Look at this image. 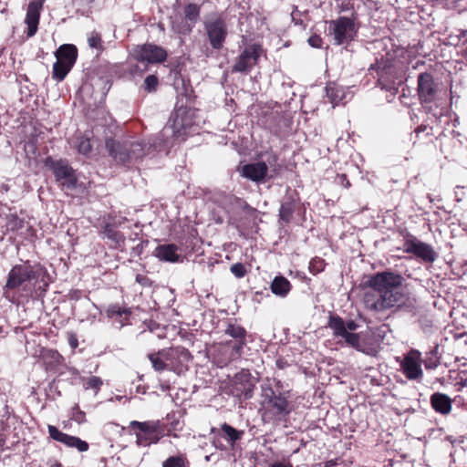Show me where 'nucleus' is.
I'll list each match as a JSON object with an SVG mask.
<instances>
[{
    "label": "nucleus",
    "mask_w": 467,
    "mask_h": 467,
    "mask_svg": "<svg viewBox=\"0 0 467 467\" xmlns=\"http://www.w3.org/2000/svg\"><path fill=\"white\" fill-rule=\"evenodd\" d=\"M325 265V261L322 258L315 257L310 261L309 271L312 274L317 275L324 270Z\"/></svg>",
    "instance_id": "nucleus-38"
},
{
    "label": "nucleus",
    "mask_w": 467,
    "mask_h": 467,
    "mask_svg": "<svg viewBox=\"0 0 467 467\" xmlns=\"http://www.w3.org/2000/svg\"><path fill=\"white\" fill-rule=\"evenodd\" d=\"M75 412H73L72 419L78 423H82L86 420L85 412L80 410L78 405H76L73 409Z\"/></svg>",
    "instance_id": "nucleus-42"
},
{
    "label": "nucleus",
    "mask_w": 467,
    "mask_h": 467,
    "mask_svg": "<svg viewBox=\"0 0 467 467\" xmlns=\"http://www.w3.org/2000/svg\"><path fill=\"white\" fill-rule=\"evenodd\" d=\"M290 282L284 276H276L271 284V291L273 294L285 297L291 290Z\"/></svg>",
    "instance_id": "nucleus-27"
},
{
    "label": "nucleus",
    "mask_w": 467,
    "mask_h": 467,
    "mask_svg": "<svg viewBox=\"0 0 467 467\" xmlns=\"http://www.w3.org/2000/svg\"><path fill=\"white\" fill-rule=\"evenodd\" d=\"M342 324L344 325L345 329L348 330V332H353L357 330L358 327V325L354 320H348V322H345L344 319L342 318Z\"/></svg>",
    "instance_id": "nucleus-45"
},
{
    "label": "nucleus",
    "mask_w": 467,
    "mask_h": 467,
    "mask_svg": "<svg viewBox=\"0 0 467 467\" xmlns=\"http://www.w3.org/2000/svg\"><path fill=\"white\" fill-rule=\"evenodd\" d=\"M37 277L36 272L33 266L25 265H16L9 272L5 288L15 289L22 285L25 282Z\"/></svg>",
    "instance_id": "nucleus-17"
},
{
    "label": "nucleus",
    "mask_w": 467,
    "mask_h": 467,
    "mask_svg": "<svg viewBox=\"0 0 467 467\" xmlns=\"http://www.w3.org/2000/svg\"><path fill=\"white\" fill-rule=\"evenodd\" d=\"M103 385V381L99 377L91 376L83 379V387L85 389H93L97 394L101 386Z\"/></svg>",
    "instance_id": "nucleus-32"
},
{
    "label": "nucleus",
    "mask_w": 467,
    "mask_h": 467,
    "mask_svg": "<svg viewBox=\"0 0 467 467\" xmlns=\"http://www.w3.org/2000/svg\"><path fill=\"white\" fill-rule=\"evenodd\" d=\"M52 358H58L60 356L57 351H50Z\"/></svg>",
    "instance_id": "nucleus-52"
},
{
    "label": "nucleus",
    "mask_w": 467,
    "mask_h": 467,
    "mask_svg": "<svg viewBox=\"0 0 467 467\" xmlns=\"http://www.w3.org/2000/svg\"><path fill=\"white\" fill-rule=\"evenodd\" d=\"M111 314H117V315H121V312H120V308L119 306H112L109 310Z\"/></svg>",
    "instance_id": "nucleus-50"
},
{
    "label": "nucleus",
    "mask_w": 467,
    "mask_h": 467,
    "mask_svg": "<svg viewBox=\"0 0 467 467\" xmlns=\"http://www.w3.org/2000/svg\"><path fill=\"white\" fill-rule=\"evenodd\" d=\"M174 86L182 96L189 97L192 92L190 80H185L181 76L175 78Z\"/></svg>",
    "instance_id": "nucleus-33"
},
{
    "label": "nucleus",
    "mask_w": 467,
    "mask_h": 467,
    "mask_svg": "<svg viewBox=\"0 0 467 467\" xmlns=\"http://www.w3.org/2000/svg\"><path fill=\"white\" fill-rule=\"evenodd\" d=\"M244 345L245 340H237V342L232 347V348L238 356H240Z\"/></svg>",
    "instance_id": "nucleus-47"
},
{
    "label": "nucleus",
    "mask_w": 467,
    "mask_h": 467,
    "mask_svg": "<svg viewBox=\"0 0 467 467\" xmlns=\"http://www.w3.org/2000/svg\"><path fill=\"white\" fill-rule=\"evenodd\" d=\"M204 29L211 47L220 50L228 35V26L222 14L213 13L204 21Z\"/></svg>",
    "instance_id": "nucleus-8"
},
{
    "label": "nucleus",
    "mask_w": 467,
    "mask_h": 467,
    "mask_svg": "<svg viewBox=\"0 0 467 467\" xmlns=\"http://www.w3.org/2000/svg\"><path fill=\"white\" fill-rule=\"evenodd\" d=\"M276 386H277V387H281V383H280V381H277Z\"/></svg>",
    "instance_id": "nucleus-55"
},
{
    "label": "nucleus",
    "mask_w": 467,
    "mask_h": 467,
    "mask_svg": "<svg viewBox=\"0 0 467 467\" xmlns=\"http://www.w3.org/2000/svg\"><path fill=\"white\" fill-rule=\"evenodd\" d=\"M163 467H186L185 459L182 456H171L164 461Z\"/></svg>",
    "instance_id": "nucleus-39"
},
{
    "label": "nucleus",
    "mask_w": 467,
    "mask_h": 467,
    "mask_svg": "<svg viewBox=\"0 0 467 467\" xmlns=\"http://www.w3.org/2000/svg\"><path fill=\"white\" fill-rule=\"evenodd\" d=\"M164 424L160 420L137 421L132 420L130 428L134 431L136 435V443L138 446L147 447L152 443H157L165 433Z\"/></svg>",
    "instance_id": "nucleus-6"
},
{
    "label": "nucleus",
    "mask_w": 467,
    "mask_h": 467,
    "mask_svg": "<svg viewBox=\"0 0 467 467\" xmlns=\"http://www.w3.org/2000/svg\"><path fill=\"white\" fill-rule=\"evenodd\" d=\"M185 18L195 22L200 16V7L195 4H188L184 8Z\"/></svg>",
    "instance_id": "nucleus-35"
},
{
    "label": "nucleus",
    "mask_w": 467,
    "mask_h": 467,
    "mask_svg": "<svg viewBox=\"0 0 467 467\" xmlns=\"http://www.w3.org/2000/svg\"><path fill=\"white\" fill-rule=\"evenodd\" d=\"M77 150L78 153L88 155L92 150L90 140L88 137L80 136L78 138Z\"/></svg>",
    "instance_id": "nucleus-34"
},
{
    "label": "nucleus",
    "mask_w": 467,
    "mask_h": 467,
    "mask_svg": "<svg viewBox=\"0 0 467 467\" xmlns=\"http://www.w3.org/2000/svg\"><path fill=\"white\" fill-rule=\"evenodd\" d=\"M224 333L236 340H245L246 330L240 325L229 324Z\"/></svg>",
    "instance_id": "nucleus-30"
},
{
    "label": "nucleus",
    "mask_w": 467,
    "mask_h": 467,
    "mask_svg": "<svg viewBox=\"0 0 467 467\" xmlns=\"http://www.w3.org/2000/svg\"><path fill=\"white\" fill-rule=\"evenodd\" d=\"M42 9L43 3L41 1H32L28 4L25 18L26 25L25 32L27 37H33L36 34Z\"/></svg>",
    "instance_id": "nucleus-21"
},
{
    "label": "nucleus",
    "mask_w": 467,
    "mask_h": 467,
    "mask_svg": "<svg viewBox=\"0 0 467 467\" xmlns=\"http://www.w3.org/2000/svg\"><path fill=\"white\" fill-rule=\"evenodd\" d=\"M370 69L379 71L378 86L395 97L398 93L399 86L402 83V79L398 77L397 71L389 58L386 60L377 59L376 63L371 65Z\"/></svg>",
    "instance_id": "nucleus-7"
},
{
    "label": "nucleus",
    "mask_w": 467,
    "mask_h": 467,
    "mask_svg": "<svg viewBox=\"0 0 467 467\" xmlns=\"http://www.w3.org/2000/svg\"><path fill=\"white\" fill-rule=\"evenodd\" d=\"M327 327L332 329L333 336L336 338L341 337L344 343L359 352L368 354V349L361 342L360 334L348 332L342 324V317L337 315H330L328 317Z\"/></svg>",
    "instance_id": "nucleus-10"
},
{
    "label": "nucleus",
    "mask_w": 467,
    "mask_h": 467,
    "mask_svg": "<svg viewBox=\"0 0 467 467\" xmlns=\"http://www.w3.org/2000/svg\"><path fill=\"white\" fill-rule=\"evenodd\" d=\"M131 57L138 62L158 64L167 59L168 53L160 46L146 43L136 46L131 52Z\"/></svg>",
    "instance_id": "nucleus-11"
},
{
    "label": "nucleus",
    "mask_w": 467,
    "mask_h": 467,
    "mask_svg": "<svg viewBox=\"0 0 467 467\" xmlns=\"http://www.w3.org/2000/svg\"><path fill=\"white\" fill-rule=\"evenodd\" d=\"M421 364V353L412 348L403 356L400 363V370L407 379L420 381L423 378Z\"/></svg>",
    "instance_id": "nucleus-13"
},
{
    "label": "nucleus",
    "mask_w": 467,
    "mask_h": 467,
    "mask_svg": "<svg viewBox=\"0 0 467 467\" xmlns=\"http://www.w3.org/2000/svg\"><path fill=\"white\" fill-rule=\"evenodd\" d=\"M431 408L438 413L447 415L451 410V399L443 393L435 392L431 396Z\"/></svg>",
    "instance_id": "nucleus-23"
},
{
    "label": "nucleus",
    "mask_w": 467,
    "mask_h": 467,
    "mask_svg": "<svg viewBox=\"0 0 467 467\" xmlns=\"http://www.w3.org/2000/svg\"><path fill=\"white\" fill-rule=\"evenodd\" d=\"M403 281L401 275L391 271L371 275L367 285L372 290L364 295L366 307L372 311L384 312L405 305L408 296L402 287Z\"/></svg>",
    "instance_id": "nucleus-1"
},
{
    "label": "nucleus",
    "mask_w": 467,
    "mask_h": 467,
    "mask_svg": "<svg viewBox=\"0 0 467 467\" xmlns=\"http://www.w3.org/2000/svg\"><path fill=\"white\" fill-rule=\"evenodd\" d=\"M136 281L143 286H150L151 285L150 280L146 275L140 274L136 275Z\"/></svg>",
    "instance_id": "nucleus-46"
},
{
    "label": "nucleus",
    "mask_w": 467,
    "mask_h": 467,
    "mask_svg": "<svg viewBox=\"0 0 467 467\" xmlns=\"http://www.w3.org/2000/svg\"><path fill=\"white\" fill-rule=\"evenodd\" d=\"M404 252L414 254L425 263H433L438 257L431 244L421 242L413 235H409L405 240Z\"/></svg>",
    "instance_id": "nucleus-14"
},
{
    "label": "nucleus",
    "mask_w": 467,
    "mask_h": 467,
    "mask_svg": "<svg viewBox=\"0 0 467 467\" xmlns=\"http://www.w3.org/2000/svg\"><path fill=\"white\" fill-rule=\"evenodd\" d=\"M329 33L337 45L348 44L358 33L355 17L340 16L329 21Z\"/></svg>",
    "instance_id": "nucleus-9"
},
{
    "label": "nucleus",
    "mask_w": 467,
    "mask_h": 467,
    "mask_svg": "<svg viewBox=\"0 0 467 467\" xmlns=\"http://www.w3.org/2000/svg\"><path fill=\"white\" fill-rule=\"evenodd\" d=\"M308 43L311 47L319 48L322 46L323 40L317 35H313L308 38Z\"/></svg>",
    "instance_id": "nucleus-44"
},
{
    "label": "nucleus",
    "mask_w": 467,
    "mask_h": 467,
    "mask_svg": "<svg viewBox=\"0 0 467 467\" xmlns=\"http://www.w3.org/2000/svg\"><path fill=\"white\" fill-rule=\"evenodd\" d=\"M25 222L15 214H11L7 218V227L11 231H17L24 227Z\"/></svg>",
    "instance_id": "nucleus-37"
},
{
    "label": "nucleus",
    "mask_w": 467,
    "mask_h": 467,
    "mask_svg": "<svg viewBox=\"0 0 467 467\" xmlns=\"http://www.w3.org/2000/svg\"><path fill=\"white\" fill-rule=\"evenodd\" d=\"M147 357L156 372L169 370L178 375L188 369V362L192 359L190 351L182 346L162 348Z\"/></svg>",
    "instance_id": "nucleus-3"
},
{
    "label": "nucleus",
    "mask_w": 467,
    "mask_h": 467,
    "mask_svg": "<svg viewBox=\"0 0 467 467\" xmlns=\"http://www.w3.org/2000/svg\"><path fill=\"white\" fill-rule=\"evenodd\" d=\"M46 165L49 167L56 177V180L62 182L63 186L67 188H74L76 186V177L74 175V170L68 165V163L63 160L53 161L51 158H47Z\"/></svg>",
    "instance_id": "nucleus-18"
},
{
    "label": "nucleus",
    "mask_w": 467,
    "mask_h": 467,
    "mask_svg": "<svg viewBox=\"0 0 467 467\" xmlns=\"http://www.w3.org/2000/svg\"><path fill=\"white\" fill-rule=\"evenodd\" d=\"M230 270H231V273L237 278L244 277L247 273V270H246L244 265L242 263H236V264L232 265Z\"/></svg>",
    "instance_id": "nucleus-41"
},
{
    "label": "nucleus",
    "mask_w": 467,
    "mask_h": 467,
    "mask_svg": "<svg viewBox=\"0 0 467 467\" xmlns=\"http://www.w3.org/2000/svg\"><path fill=\"white\" fill-rule=\"evenodd\" d=\"M337 179H338L339 183L342 184L345 188H349L350 187V185H351L350 182L348 179L346 174L338 175Z\"/></svg>",
    "instance_id": "nucleus-49"
},
{
    "label": "nucleus",
    "mask_w": 467,
    "mask_h": 467,
    "mask_svg": "<svg viewBox=\"0 0 467 467\" xmlns=\"http://www.w3.org/2000/svg\"><path fill=\"white\" fill-rule=\"evenodd\" d=\"M89 47L96 48L98 50L103 49L101 35L97 31H92L88 38Z\"/></svg>",
    "instance_id": "nucleus-36"
},
{
    "label": "nucleus",
    "mask_w": 467,
    "mask_h": 467,
    "mask_svg": "<svg viewBox=\"0 0 467 467\" xmlns=\"http://www.w3.org/2000/svg\"><path fill=\"white\" fill-rule=\"evenodd\" d=\"M67 338L69 346L72 349H76L78 347V336L75 332L69 331L67 333Z\"/></svg>",
    "instance_id": "nucleus-43"
},
{
    "label": "nucleus",
    "mask_w": 467,
    "mask_h": 467,
    "mask_svg": "<svg viewBox=\"0 0 467 467\" xmlns=\"http://www.w3.org/2000/svg\"><path fill=\"white\" fill-rule=\"evenodd\" d=\"M48 433L53 440L59 441L67 447L76 448L78 451H87L89 448L87 441L80 440L78 437L64 433L53 425H48Z\"/></svg>",
    "instance_id": "nucleus-20"
},
{
    "label": "nucleus",
    "mask_w": 467,
    "mask_h": 467,
    "mask_svg": "<svg viewBox=\"0 0 467 467\" xmlns=\"http://www.w3.org/2000/svg\"><path fill=\"white\" fill-rule=\"evenodd\" d=\"M244 433V431H238L226 422L221 425L220 434L231 446H234L237 441L241 440Z\"/></svg>",
    "instance_id": "nucleus-26"
},
{
    "label": "nucleus",
    "mask_w": 467,
    "mask_h": 467,
    "mask_svg": "<svg viewBox=\"0 0 467 467\" xmlns=\"http://www.w3.org/2000/svg\"><path fill=\"white\" fill-rule=\"evenodd\" d=\"M417 91L421 104L431 103L437 99L439 86L431 73L423 72L418 76Z\"/></svg>",
    "instance_id": "nucleus-15"
},
{
    "label": "nucleus",
    "mask_w": 467,
    "mask_h": 467,
    "mask_svg": "<svg viewBox=\"0 0 467 467\" xmlns=\"http://www.w3.org/2000/svg\"><path fill=\"white\" fill-rule=\"evenodd\" d=\"M72 67V66L57 59L53 65L52 78L57 81H62Z\"/></svg>",
    "instance_id": "nucleus-29"
},
{
    "label": "nucleus",
    "mask_w": 467,
    "mask_h": 467,
    "mask_svg": "<svg viewBox=\"0 0 467 467\" xmlns=\"http://www.w3.org/2000/svg\"><path fill=\"white\" fill-rule=\"evenodd\" d=\"M264 49L261 44L254 43L246 47L239 55L233 67V72L247 73L257 63Z\"/></svg>",
    "instance_id": "nucleus-12"
},
{
    "label": "nucleus",
    "mask_w": 467,
    "mask_h": 467,
    "mask_svg": "<svg viewBox=\"0 0 467 467\" xmlns=\"http://www.w3.org/2000/svg\"><path fill=\"white\" fill-rule=\"evenodd\" d=\"M296 199L292 194L285 196L279 209V221L289 223L296 210Z\"/></svg>",
    "instance_id": "nucleus-25"
},
{
    "label": "nucleus",
    "mask_w": 467,
    "mask_h": 467,
    "mask_svg": "<svg viewBox=\"0 0 467 467\" xmlns=\"http://www.w3.org/2000/svg\"><path fill=\"white\" fill-rule=\"evenodd\" d=\"M289 397V391L276 393L269 384L262 385L260 395L262 416L271 420L289 414L291 412Z\"/></svg>",
    "instance_id": "nucleus-4"
},
{
    "label": "nucleus",
    "mask_w": 467,
    "mask_h": 467,
    "mask_svg": "<svg viewBox=\"0 0 467 467\" xmlns=\"http://www.w3.org/2000/svg\"><path fill=\"white\" fill-rule=\"evenodd\" d=\"M254 383L248 371L242 370L231 381V393L237 398L249 400L254 395Z\"/></svg>",
    "instance_id": "nucleus-16"
},
{
    "label": "nucleus",
    "mask_w": 467,
    "mask_h": 467,
    "mask_svg": "<svg viewBox=\"0 0 467 467\" xmlns=\"http://www.w3.org/2000/svg\"><path fill=\"white\" fill-rule=\"evenodd\" d=\"M244 207L248 208L249 207L248 203L244 202Z\"/></svg>",
    "instance_id": "nucleus-56"
},
{
    "label": "nucleus",
    "mask_w": 467,
    "mask_h": 467,
    "mask_svg": "<svg viewBox=\"0 0 467 467\" xmlns=\"http://www.w3.org/2000/svg\"><path fill=\"white\" fill-rule=\"evenodd\" d=\"M151 146L152 144L147 143L143 140L130 137L107 138L105 140V149L108 155L115 164L127 168L142 161L150 153Z\"/></svg>",
    "instance_id": "nucleus-2"
},
{
    "label": "nucleus",
    "mask_w": 467,
    "mask_h": 467,
    "mask_svg": "<svg viewBox=\"0 0 467 467\" xmlns=\"http://www.w3.org/2000/svg\"><path fill=\"white\" fill-rule=\"evenodd\" d=\"M326 93L327 99L333 104L334 107L339 103L343 97V91L336 86H327L326 88Z\"/></svg>",
    "instance_id": "nucleus-31"
},
{
    "label": "nucleus",
    "mask_w": 467,
    "mask_h": 467,
    "mask_svg": "<svg viewBox=\"0 0 467 467\" xmlns=\"http://www.w3.org/2000/svg\"><path fill=\"white\" fill-rule=\"evenodd\" d=\"M216 431H217V430L215 428L212 429V433H215Z\"/></svg>",
    "instance_id": "nucleus-54"
},
{
    "label": "nucleus",
    "mask_w": 467,
    "mask_h": 467,
    "mask_svg": "<svg viewBox=\"0 0 467 467\" xmlns=\"http://www.w3.org/2000/svg\"><path fill=\"white\" fill-rule=\"evenodd\" d=\"M422 362L424 363V366L427 369H433L437 368L439 365L438 359L430 358L429 360H424Z\"/></svg>",
    "instance_id": "nucleus-48"
},
{
    "label": "nucleus",
    "mask_w": 467,
    "mask_h": 467,
    "mask_svg": "<svg viewBox=\"0 0 467 467\" xmlns=\"http://www.w3.org/2000/svg\"><path fill=\"white\" fill-rule=\"evenodd\" d=\"M55 56L57 60L73 67L78 57V49L74 45L64 44L57 49Z\"/></svg>",
    "instance_id": "nucleus-24"
},
{
    "label": "nucleus",
    "mask_w": 467,
    "mask_h": 467,
    "mask_svg": "<svg viewBox=\"0 0 467 467\" xmlns=\"http://www.w3.org/2000/svg\"><path fill=\"white\" fill-rule=\"evenodd\" d=\"M187 113V108L181 106L176 107L174 112L171 114L168 125L162 130L161 137H164L165 134L171 130L172 132L173 137L176 140L181 139L182 140H185L184 137V130L186 127L191 125L190 122H186L183 119V116Z\"/></svg>",
    "instance_id": "nucleus-19"
},
{
    "label": "nucleus",
    "mask_w": 467,
    "mask_h": 467,
    "mask_svg": "<svg viewBox=\"0 0 467 467\" xmlns=\"http://www.w3.org/2000/svg\"><path fill=\"white\" fill-rule=\"evenodd\" d=\"M179 247L174 244L158 245L153 255L161 261L177 263L182 261V255L178 253Z\"/></svg>",
    "instance_id": "nucleus-22"
},
{
    "label": "nucleus",
    "mask_w": 467,
    "mask_h": 467,
    "mask_svg": "<svg viewBox=\"0 0 467 467\" xmlns=\"http://www.w3.org/2000/svg\"><path fill=\"white\" fill-rule=\"evenodd\" d=\"M281 170L278 164V157L276 154H270L265 161H256L244 165L240 169L242 177L246 178L254 182L262 183L266 180H271L279 174Z\"/></svg>",
    "instance_id": "nucleus-5"
},
{
    "label": "nucleus",
    "mask_w": 467,
    "mask_h": 467,
    "mask_svg": "<svg viewBox=\"0 0 467 467\" xmlns=\"http://www.w3.org/2000/svg\"><path fill=\"white\" fill-rule=\"evenodd\" d=\"M51 467H62L60 462H55Z\"/></svg>",
    "instance_id": "nucleus-53"
},
{
    "label": "nucleus",
    "mask_w": 467,
    "mask_h": 467,
    "mask_svg": "<svg viewBox=\"0 0 467 467\" xmlns=\"http://www.w3.org/2000/svg\"><path fill=\"white\" fill-rule=\"evenodd\" d=\"M426 129H427V126L420 125V126H419V127H417V128L415 129V133L419 134V133H420V132H422V131L426 130Z\"/></svg>",
    "instance_id": "nucleus-51"
},
{
    "label": "nucleus",
    "mask_w": 467,
    "mask_h": 467,
    "mask_svg": "<svg viewBox=\"0 0 467 467\" xmlns=\"http://www.w3.org/2000/svg\"><path fill=\"white\" fill-rule=\"evenodd\" d=\"M159 84L158 78L154 75H149L143 83V88L148 92L155 91Z\"/></svg>",
    "instance_id": "nucleus-40"
},
{
    "label": "nucleus",
    "mask_w": 467,
    "mask_h": 467,
    "mask_svg": "<svg viewBox=\"0 0 467 467\" xmlns=\"http://www.w3.org/2000/svg\"><path fill=\"white\" fill-rule=\"evenodd\" d=\"M102 234L109 239L115 246H120L125 243V237L122 233L116 230L110 223H106L103 227Z\"/></svg>",
    "instance_id": "nucleus-28"
}]
</instances>
